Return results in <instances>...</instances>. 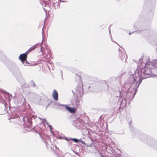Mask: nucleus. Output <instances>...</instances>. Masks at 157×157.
<instances>
[{"label":"nucleus","instance_id":"6","mask_svg":"<svg viewBox=\"0 0 157 157\" xmlns=\"http://www.w3.org/2000/svg\"><path fill=\"white\" fill-rule=\"evenodd\" d=\"M150 62L149 60L147 61V62L146 63H142L141 65H140V67H141V66H142V64H145V66L144 65V68L146 67H148V66L150 65Z\"/></svg>","mask_w":157,"mask_h":157},{"label":"nucleus","instance_id":"7","mask_svg":"<svg viewBox=\"0 0 157 157\" xmlns=\"http://www.w3.org/2000/svg\"><path fill=\"white\" fill-rule=\"evenodd\" d=\"M60 0H52V3L53 5H55V4H57V5L58 6V4L57 3Z\"/></svg>","mask_w":157,"mask_h":157},{"label":"nucleus","instance_id":"18","mask_svg":"<svg viewBox=\"0 0 157 157\" xmlns=\"http://www.w3.org/2000/svg\"><path fill=\"white\" fill-rule=\"evenodd\" d=\"M131 98V97L130 96V98Z\"/></svg>","mask_w":157,"mask_h":157},{"label":"nucleus","instance_id":"1","mask_svg":"<svg viewBox=\"0 0 157 157\" xmlns=\"http://www.w3.org/2000/svg\"><path fill=\"white\" fill-rule=\"evenodd\" d=\"M151 73V69L148 67L140 69V71H139L138 73L135 74V76H134V82L131 85L130 88L135 90L134 92V94H132L131 93L128 92L126 95L127 98H128V96L130 95H132V99H133L136 94V90L140 84L141 82L142 79H145L149 77V75Z\"/></svg>","mask_w":157,"mask_h":157},{"label":"nucleus","instance_id":"12","mask_svg":"<svg viewBox=\"0 0 157 157\" xmlns=\"http://www.w3.org/2000/svg\"><path fill=\"white\" fill-rule=\"evenodd\" d=\"M48 1L50 2H52V0H48Z\"/></svg>","mask_w":157,"mask_h":157},{"label":"nucleus","instance_id":"16","mask_svg":"<svg viewBox=\"0 0 157 157\" xmlns=\"http://www.w3.org/2000/svg\"><path fill=\"white\" fill-rule=\"evenodd\" d=\"M44 10H45V9H44Z\"/></svg>","mask_w":157,"mask_h":157},{"label":"nucleus","instance_id":"15","mask_svg":"<svg viewBox=\"0 0 157 157\" xmlns=\"http://www.w3.org/2000/svg\"><path fill=\"white\" fill-rule=\"evenodd\" d=\"M131 33H129V35H131Z\"/></svg>","mask_w":157,"mask_h":157},{"label":"nucleus","instance_id":"14","mask_svg":"<svg viewBox=\"0 0 157 157\" xmlns=\"http://www.w3.org/2000/svg\"><path fill=\"white\" fill-rule=\"evenodd\" d=\"M41 51L42 52V46L41 47Z\"/></svg>","mask_w":157,"mask_h":157},{"label":"nucleus","instance_id":"8","mask_svg":"<svg viewBox=\"0 0 157 157\" xmlns=\"http://www.w3.org/2000/svg\"><path fill=\"white\" fill-rule=\"evenodd\" d=\"M36 44L35 45V46H33L32 47H31L29 49V50H28V52H29L30 51H31L34 49L36 47Z\"/></svg>","mask_w":157,"mask_h":157},{"label":"nucleus","instance_id":"9","mask_svg":"<svg viewBox=\"0 0 157 157\" xmlns=\"http://www.w3.org/2000/svg\"><path fill=\"white\" fill-rule=\"evenodd\" d=\"M44 121L46 122V124H47V125L49 126V128H50V129L51 130L52 129V126L48 124V122H47L46 121V120L45 119H44Z\"/></svg>","mask_w":157,"mask_h":157},{"label":"nucleus","instance_id":"3","mask_svg":"<svg viewBox=\"0 0 157 157\" xmlns=\"http://www.w3.org/2000/svg\"><path fill=\"white\" fill-rule=\"evenodd\" d=\"M52 96L55 100L57 101L58 100V94L56 90H53L52 92Z\"/></svg>","mask_w":157,"mask_h":157},{"label":"nucleus","instance_id":"13","mask_svg":"<svg viewBox=\"0 0 157 157\" xmlns=\"http://www.w3.org/2000/svg\"><path fill=\"white\" fill-rule=\"evenodd\" d=\"M45 13L46 14L47 13V11L45 10Z\"/></svg>","mask_w":157,"mask_h":157},{"label":"nucleus","instance_id":"11","mask_svg":"<svg viewBox=\"0 0 157 157\" xmlns=\"http://www.w3.org/2000/svg\"><path fill=\"white\" fill-rule=\"evenodd\" d=\"M79 90H78V92L79 93H81V92L82 91V88L81 86L79 87ZM77 91H78V90H77Z\"/></svg>","mask_w":157,"mask_h":157},{"label":"nucleus","instance_id":"4","mask_svg":"<svg viewBox=\"0 0 157 157\" xmlns=\"http://www.w3.org/2000/svg\"><path fill=\"white\" fill-rule=\"evenodd\" d=\"M66 108L67 110L71 113H74L75 112V110L74 108L67 106H66Z\"/></svg>","mask_w":157,"mask_h":157},{"label":"nucleus","instance_id":"17","mask_svg":"<svg viewBox=\"0 0 157 157\" xmlns=\"http://www.w3.org/2000/svg\"><path fill=\"white\" fill-rule=\"evenodd\" d=\"M77 90H78V88H77Z\"/></svg>","mask_w":157,"mask_h":157},{"label":"nucleus","instance_id":"2","mask_svg":"<svg viewBox=\"0 0 157 157\" xmlns=\"http://www.w3.org/2000/svg\"><path fill=\"white\" fill-rule=\"evenodd\" d=\"M27 54L23 53L21 54L19 57L22 63L26 59Z\"/></svg>","mask_w":157,"mask_h":157},{"label":"nucleus","instance_id":"10","mask_svg":"<svg viewBox=\"0 0 157 157\" xmlns=\"http://www.w3.org/2000/svg\"><path fill=\"white\" fill-rule=\"evenodd\" d=\"M71 140H73L76 143H77L78 141V139H75V138L71 139Z\"/></svg>","mask_w":157,"mask_h":157},{"label":"nucleus","instance_id":"5","mask_svg":"<svg viewBox=\"0 0 157 157\" xmlns=\"http://www.w3.org/2000/svg\"><path fill=\"white\" fill-rule=\"evenodd\" d=\"M157 62V60L156 59L153 60L152 62H151V65L153 67H157V65H156Z\"/></svg>","mask_w":157,"mask_h":157}]
</instances>
